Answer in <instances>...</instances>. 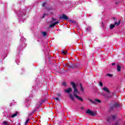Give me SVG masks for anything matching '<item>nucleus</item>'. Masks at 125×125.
I'll use <instances>...</instances> for the list:
<instances>
[{"label": "nucleus", "instance_id": "obj_42", "mask_svg": "<svg viewBox=\"0 0 125 125\" xmlns=\"http://www.w3.org/2000/svg\"><path fill=\"white\" fill-rule=\"evenodd\" d=\"M53 21H51V23H52Z\"/></svg>", "mask_w": 125, "mask_h": 125}, {"label": "nucleus", "instance_id": "obj_17", "mask_svg": "<svg viewBox=\"0 0 125 125\" xmlns=\"http://www.w3.org/2000/svg\"><path fill=\"white\" fill-rule=\"evenodd\" d=\"M91 31V27H89V26H88L87 28H86V31L87 32H90Z\"/></svg>", "mask_w": 125, "mask_h": 125}, {"label": "nucleus", "instance_id": "obj_23", "mask_svg": "<svg viewBox=\"0 0 125 125\" xmlns=\"http://www.w3.org/2000/svg\"><path fill=\"white\" fill-rule=\"evenodd\" d=\"M29 121H30V119H29V118L26 121V122H25V125H26L27 124H28V123H29Z\"/></svg>", "mask_w": 125, "mask_h": 125}, {"label": "nucleus", "instance_id": "obj_11", "mask_svg": "<svg viewBox=\"0 0 125 125\" xmlns=\"http://www.w3.org/2000/svg\"><path fill=\"white\" fill-rule=\"evenodd\" d=\"M120 24H121V21H119L117 22V21L115 22L114 25L116 26H119Z\"/></svg>", "mask_w": 125, "mask_h": 125}, {"label": "nucleus", "instance_id": "obj_25", "mask_svg": "<svg viewBox=\"0 0 125 125\" xmlns=\"http://www.w3.org/2000/svg\"><path fill=\"white\" fill-rule=\"evenodd\" d=\"M95 101H96L97 102H98L99 103H101V101H100V100L96 99Z\"/></svg>", "mask_w": 125, "mask_h": 125}, {"label": "nucleus", "instance_id": "obj_3", "mask_svg": "<svg viewBox=\"0 0 125 125\" xmlns=\"http://www.w3.org/2000/svg\"><path fill=\"white\" fill-rule=\"evenodd\" d=\"M117 114H111L110 116H107L106 118V121L107 123H112V122H115L117 120Z\"/></svg>", "mask_w": 125, "mask_h": 125}, {"label": "nucleus", "instance_id": "obj_37", "mask_svg": "<svg viewBox=\"0 0 125 125\" xmlns=\"http://www.w3.org/2000/svg\"><path fill=\"white\" fill-rule=\"evenodd\" d=\"M102 25L103 27L104 28V24H103V22H102Z\"/></svg>", "mask_w": 125, "mask_h": 125}, {"label": "nucleus", "instance_id": "obj_22", "mask_svg": "<svg viewBox=\"0 0 125 125\" xmlns=\"http://www.w3.org/2000/svg\"><path fill=\"white\" fill-rule=\"evenodd\" d=\"M106 76H107L108 77H109L110 78H112V77H113V75L110 74H106Z\"/></svg>", "mask_w": 125, "mask_h": 125}, {"label": "nucleus", "instance_id": "obj_8", "mask_svg": "<svg viewBox=\"0 0 125 125\" xmlns=\"http://www.w3.org/2000/svg\"><path fill=\"white\" fill-rule=\"evenodd\" d=\"M59 23V21H57L56 22H54L52 24H51L49 25V28H52V27H54L56 25H57V24H58Z\"/></svg>", "mask_w": 125, "mask_h": 125}, {"label": "nucleus", "instance_id": "obj_6", "mask_svg": "<svg viewBox=\"0 0 125 125\" xmlns=\"http://www.w3.org/2000/svg\"><path fill=\"white\" fill-rule=\"evenodd\" d=\"M60 19H63V20H68L69 17L65 14H62V16L60 17Z\"/></svg>", "mask_w": 125, "mask_h": 125}, {"label": "nucleus", "instance_id": "obj_30", "mask_svg": "<svg viewBox=\"0 0 125 125\" xmlns=\"http://www.w3.org/2000/svg\"><path fill=\"white\" fill-rule=\"evenodd\" d=\"M56 95H57V96H58L59 97H60V96H61V94L60 93H57Z\"/></svg>", "mask_w": 125, "mask_h": 125}, {"label": "nucleus", "instance_id": "obj_39", "mask_svg": "<svg viewBox=\"0 0 125 125\" xmlns=\"http://www.w3.org/2000/svg\"><path fill=\"white\" fill-rule=\"evenodd\" d=\"M62 71H64V68H62Z\"/></svg>", "mask_w": 125, "mask_h": 125}, {"label": "nucleus", "instance_id": "obj_20", "mask_svg": "<svg viewBox=\"0 0 125 125\" xmlns=\"http://www.w3.org/2000/svg\"><path fill=\"white\" fill-rule=\"evenodd\" d=\"M90 102H91L93 104H96V102L95 101H92L91 99L89 100Z\"/></svg>", "mask_w": 125, "mask_h": 125}, {"label": "nucleus", "instance_id": "obj_35", "mask_svg": "<svg viewBox=\"0 0 125 125\" xmlns=\"http://www.w3.org/2000/svg\"><path fill=\"white\" fill-rule=\"evenodd\" d=\"M81 110H84V107H81Z\"/></svg>", "mask_w": 125, "mask_h": 125}, {"label": "nucleus", "instance_id": "obj_33", "mask_svg": "<svg viewBox=\"0 0 125 125\" xmlns=\"http://www.w3.org/2000/svg\"><path fill=\"white\" fill-rule=\"evenodd\" d=\"M55 100H59V98H54Z\"/></svg>", "mask_w": 125, "mask_h": 125}, {"label": "nucleus", "instance_id": "obj_29", "mask_svg": "<svg viewBox=\"0 0 125 125\" xmlns=\"http://www.w3.org/2000/svg\"><path fill=\"white\" fill-rule=\"evenodd\" d=\"M47 14H44V15H43V16L42 17V18H44V16H47Z\"/></svg>", "mask_w": 125, "mask_h": 125}, {"label": "nucleus", "instance_id": "obj_38", "mask_svg": "<svg viewBox=\"0 0 125 125\" xmlns=\"http://www.w3.org/2000/svg\"><path fill=\"white\" fill-rule=\"evenodd\" d=\"M63 67H68V66H67V65L65 64L64 65H63Z\"/></svg>", "mask_w": 125, "mask_h": 125}, {"label": "nucleus", "instance_id": "obj_26", "mask_svg": "<svg viewBox=\"0 0 125 125\" xmlns=\"http://www.w3.org/2000/svg\"><path fill=\"white\" fill-rule=\"evenodd\" d=\"M45 4H46V2H43V3H42V6L43 7H44V6H45Z\"/></svg>", "mask_w": 125, "mask_h": 125}, {"label": "nucleus", "instance_id": "obj_13", "mask_svg": "<svg viewBox=\"0 0 125 125\" xmlns=\"http://www.w3.org/2000/svg\"><path fill=\"white\" fill-rule=\"evenodd\" d=\"M80 90L81 91H84V89H83V85L82 83L80 84Z\"/></svg>", "mask_w": 125, "mask_h": 125}, {"label": "nucleus", "instance_id": "obj_1", "mask_svg": "<svg viewBox=\"0 0 125 125\" xmlns=\"http://www.w3.org/2000/svg\"><path fill=\"white\" fill-rule=\"evenodd\" d=\"M70 84L72 85L74 89L73 95L74 97H75V98L78 100H80L81 102H83V99L82 97H80L77 95V94L80 93V92H79V90H78V88H77V84L73 82H71Z\"/></svg>", "mask_w": 125, "mask_h": 125}, {"label": "nucleus", "instance_id": "obj_32", "mask_svg": "<svg viewBox=\"0 0 125 125\" xmlns=\"http://www.w3.org/2000/svg\"><path fill=\"white\" fill-rule=\"evenodd\" d=\"M119 125V122L117 121L115 124L114 125Z\"/></svg>", "mask_w": 125, "mask_h": 125}, {"label": "nucleus", "instance_id": "obj_15", "mask_svg": "<svg viewBox=\"0 0 125 125\" xmlns=\"http://www.w3.org/2000/svg\"><path fill=\"white\" fill-rule=\"evenodd\" d=\"M115 26L116 25L115 24H111L110 25V30H113V29L115 28Z\"/></svg>", "mask_w": 125, "mask_h": 125}, {"label": "nucleus", "instance_id": "obj_16", "mask_svg": "<svg viewBox=\"0 0 125 125\" xmlns=\"http://www.w3.org/2000/svg\"><path fill=\"white\" fill-rule=\"evenodd\" d=\"M121 66H120V65H117V71L118 72H121Z\"/></svg>", "mask_w": 125, "mask_h": 125}, {"label": "nucleus", "instance_id": "obj_14", "mask_svg": "<svg viewBox=\"0 0 125 125\" xmlns=\"http://www.w3.org/2000/svg\"><path fill=\"white\" fill-rule=\"evenodd\" d=\"M68 53V51H62V54H63L64 55H66Z\"/></svg>", "mask_w": 125, "mask_h": 125}, {"label": "nucleus", "instance_id": "obj_4", "mask_svg": "<svg viewBox=\"0 0 125 125\" xmlns=\"http://www.w3.org/2000/svg\"><path fill=\"white\" fill-rule=\"evenodd\" d=\"M85 113L87 114V115H89V116H92V117H95V116L97 115L96 112L92 111L90 109H87L85 111Z\"/></svg>", "mask_w": 125, "mask_h": 125}, {"label": "nucleus", "instance_id": "obj_19", "mask_svg": "<svg viewBox=\"0 0 125 125\" xmlns=\"http://www.w3.org/2000/svg\"><path fill=\"white\" fill-rule=\"evenodd\" d=\"M62 84L64 87H66V86H67V83L65 82H62Z\"/></svg>", "mask_w": 125, "mask_h": 125}, {"label": "nucleus", "instance_id": "obj_9", "mask_svg": "<svg viewBox=\"0 0 125 125\" xmlns=\"http://www.w3.org/2000/svg\"><path fill=\"white\" fill-rule=\"evenodd\" d=\"M69 97L70 99H71V100H72V101H74L75 99L74 98V96L73 95V94L72 93L69 94Z\"/></svg>", "mask_w": 125, "mask_h": 125}, {"label": "nucleus", "instance_id": "obj_12", "mask_svg": "<svg viewBox=\"0 0 125 125\" xmlns=\"http://www.w3.org/2000/svg\"><path fill=\"white\" fill-rule=\"evenodd\" d=\"M42 34L43 37H46L47 36V33H46L45 31L42 32Z\"/></svg>", "mask_w": 125, "mask_h": 125}, {"label": "nucleus", "instance_id": "obj_36", "mask_svg": "<svg viewBox=\"0 0 125 125\" xmlns=\"http://www.w3.org/2000/svg\"><path fill=\"white\" fill-rule=\"evenodd\" d=\"M115 65H116V63L113 62V63H112V66H115Z\"/></svg>", "mask_w": 125, "mask_h": 125}, {"label": "nucleus", "instance_id": "obj_24", "mask_svg": "<svg viewBox=\"0 0 125 125\" xmlns=\"http://www.w3.org/2000/svg\"><path fill=\"white\" fill-rule=\"evenodd\" d=\"M99 84L100 86H103V83L102 82H100Z\"/></svg>", "mask_w": 125, "mask_h": 125}, {"label": "nucleus", "instance_id": "obj_34", "mask_svg": "<svg viewBox=\"0 0 125 125\" xmlns=\"http://www.w3.org/2000/svg\"><path fill=\"white\" fill-rule=\"evenodd\" d=\"M52 20H53V21H56V19L54 18H52Z\"/></svg>", "mask_w": 125, "mask_h": 125}, {"label": "nucleus", "instance_id": "obj_2", "mask_svg": "<svg viewBox=\"0 0 125 125\" xmlns=\"http://www.w3.org/2000/svg\"><path fill=\"white\" fill-rule=\"evenodd\" d=\"M121 104L119 102H114L112 104L110 105L109 112H113L115 111V108H120Z\"/></svg>", "mask_w": 125, "mask_h": 125}, {"label": "nucleus", "instance_id": "obj_40", "mask_svg": "<svg viewBox=\"0 0 125 125\" xmlns=\"http://www.w3.org/2000/svg\"><path fill=\"white\" fill-rule=\"evenodd\" d=\"M26 100H27V101H29V100H28V99H26Z\"/></svg>", "mask_w": 125, "mask_h": 125}, {"label": "nucleus", "instance_id": "obj_41", "mask_svg": "<svg viewBox=\"0 0 125 125\" xmlns=\"http://www.w3.org/2000/svg\"><path fill=\"white\" fill-rule=\"evenodd\" d=\"M118 4V3H115V4Z\"/></svg>", "mask_w": 125, "mask_h": 125}, {"label": "nucleus", "instance_id": "obj_21", "mask_svg": "<svg viewBox=\"0 0 125 125\" xmlns=\"http://www.w3.org/2000/svg\"><path fill=\"white\" fill-rule=\"evenodd\" d=\"M2 124L5 125H9V124H8V123H7V122L6 121H4L3 122H2Z\"/></svg>", "mask_w": 125, "mask_h": 125}, {"label": "nucleus", "instance_id": "obj_5", "mask_svg": "<svg viewBox=\"0 0 125 125\" xmlns=\"http://www.w3.org/2000/svg\"><path fill=\"white\" fill-rule=\"evenodd\" d=\"M67 68H70V69H75V68H79V64H72L71 65H68L67 66Z\"/></svg>", "mask_w": 125, "mask_h": 125}, {"label": "nucleus", "instance_id": "obj_31", "mask_svg": "<svg viewBox=\"0 0 125 125\" xmlns=\"http://www.w3.org/2000/svg\"><path fill=\"white\" fill-rule=\"evenodd\" d=\"M113 20H114V22L117 21V20L116 19V18L113 17Z\"/></svg>", "mask_w": 125, "mask_h": 125}, {"label": "nucleus", "instance_id": "obj_10", "mask_svg": "<svg viewBox=\"0 0 125 125\" xmlns=\"http://www.w3.org/2000/svg\"><path fill=\"white\" fill-rule=\"evenodd\" d=\"M103 89L104 91H105L106 92H107L108 93H110V90L108 89V87H104Z\"/></svg>", "mask_w": 125, "mask_h": 125}, {"label": "nucleus", "instance_id": "obj_18", "mask_svg": "<svg viewBox=\"0 0 125 125\" xmlns=\"http://www.w3.org/2000/svg\"><path fill=\"white\" fill-rule=\"evenodd\" d=\"M18 114V112H16L15 114H13L11 116V118H14V117H16V116H17Z\"/></svg>", "mask_w": 125, "mask_h": 125}, {"label": "nucleus", "instance_id": "obj_27", "mask_svg": "<svg viewBox=\"0 0 125 125\" xmlns=\"http://www.w3.org/2000/svg\"><path fill=\"white\" fill-rule=\"evenodd\" d=\"M45 101H46V99H43L42 100L41 103H44V102H45Z\"/></svg>", "mask_w": 125, "mask_h": 125}, {"label": "nucleus", "instance_id": "obj_28", "mask_svg": "<svg viewBox=\"0 0 125 125\" xmlns=\"http://www.w3.org/2000/svg\"><path fill=\"white\" fill-rule=\"evenodd\" d=\"M36 109H34L32 111L31 114H34V113H35L36 112Z\"/></svg>", "mask_w": 125, "mask_h": 125}, {"label": "nucleus", "instance_id": "obj_7", "mask_svg": "<svg viewBox=\"0 0 125 125\" xmlns=\"http://www.w3.org/2000/svg\"><path fill=\"white\" fill-rule=\"evenodd\" d=\"M73 89H72V88L69 87L65 90H64V92L66 93H70V92H72Z\"/></svg>", "mask_w": 125, "mask_h": 125}]
</instances>
